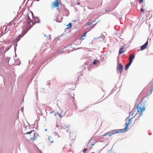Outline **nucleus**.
<instances>
[{
	"label": "nucleus",
	"instance_id": "f257e3e1",
	"mask_svg": "<svg viewBox=\"0 0 153 153\" xmlns=\"http://www.w3.org/2000/svg\"><path fill=\"white\" fill-rule=\"evenodd\" d=\"M33 25V22H31V20L29 18L27 21H25L24 23L22 31L26 33L32 27Z\"/></svg>",
	"mask_w": 153,
	"mask_h": 153
},
{
	"label": "nucleus",
	"instance_id": "f03ea898",
	"mask_svg": "<svg viewBox=\"0 0 153 153\" xmlns=\"http://www.w3.org/2000/svg\"><path fill=\"white\" fill-rule=\"evenodd\" d=\"M136 105L137 106V109L138 112L139 113L140 116H141L143 112L145 110V107L143 103L140 102L139 104H136Z\"/></svg>",
	"mask_w": 153,
	"mask_h": 153
},
{
	"label": "nucleus",
	"instance_id": "7ed1b4c3",
	"mask_svg": "<svg viewBox=\"0 0 153 153\" xmlns=\"http://www.w3.org/2000/svg\"><path fill=\"white\" fill-rule=\"evenodd\" d=\"M25 134H29L30 140L31 141H33L36 140L38 136V134L34 130H32L30 132H27Z\"/></svg>",
	"mask_w": 153,
	"mask_h": 153
},
{
	"label": "nucleus",
	"instance_id": "20e7f679",
	"mask_svg": "<svg viewBox=\"0 0 153 153\" xmlns=\"http://www.w3.org/2000/svg\"><path fill=\"white\" fill-rule=\"evenodd\" d=\"M133 118L132 117L129 116L126 120V126L123 129H120L121 132L122 133L126 131L128 129V126L131 123V119Z\"/></svg>",
	"mask_w": 153,
	"mask_h": 153
},
{
	"label": "nucleus",
	"instance_id": "39448f33",
	"mask_svg": "<svg viewBox=\"0 0 153 153\" xmlns=\"http://www.w3.org/2000/svg\"><path fill=\"white\" fill-rule=\"evenodd\" d=\"M52 6L54 7H56V9L59 12L60 11V3L59 2V0H55L53 1L52 4Z\"/></svg>",
	"mask_w": 153,
	"mask_h": 153
},
{
	"label": "nucleus",
	"instance_id": "423d86ee",
	"mask_svg": "<svg viewBox=\"0 0 153 153\" xmlns=\"http://www.w3.org/2000/svg\"><path fill=\"white\" fill-rule=\"evenodd\" d=\"M119 133H122L120 130H114L110 132L107 133L106 134V135L107 136H111L112 135Z\"/></svg>",
	"mask_w": 153,
	"mask_h": 153
},
{
	"label": "nucleus",
	"instance_id": "0eeeda50",
	"mask_svg": "<svg viewBox=\"0 0 153 153\" xmlns=\"http://www.w3.org/2000/svg\"><path fill=\"white\" fill-rule=\"evenodd\" d=\"M137 114L136 109L134 108L131 111L129 116L134 118Z\"/></svg>",
	"mask_w": 153,
	"mask_h": 153
},
{
	"label": "nucleus",
	"instance_id": "6e6552de",
	"mask_svg": "<svg viewBox=\"0 0 153 153\" xmlns=\"http://www.w3.org/2000/svg\"><path fill=\"white\" fill-rule=\"evenodd\" d=\"M26 33V32H24L23 31H22V33L21 34H19L18 36L17 37L16 39V42H18L20 40L21 38Z\"/></svg>",
	"mask_w": 153,
	"mask_h": 153
},
{
	"label": "nucleus",
	"instance_id": "1a4fd4ad",
	"mask_svg": "<svg viewBox=\"0 0 153 153\" xmlns=\"http://www.w3.org/2000/svg\"><path fill=\"white\" fill-rule=\"evenodd\" d=\"M123 65L121 63L118 64V66L117 67V70L119 71L120 74H121L123 70Z\"/></svg>",
	"mask_w": 153,
	"mask_h": 153
},
{
	"label": "nucleus",
	"instance_id": "9d476101",
	"mask_svg": "<svg viewBox=\"0 0 153 153\" xmlns=\"http://www.w3.org/2000/svg\"><path fill=\"white\" fill-rule=\"evenodd\" d=\"M70 127L68 125L65 124H63L61 126V129H65L68 130V128Z\"/></svg>",
	"mask_w": 153,
	"mask_h": 153
},
{
	"label": "nucleus",
	"instance_id": "9b49d317",
	"mask_svg": "<svg viewBox=\"0 0 153 153\" xmlns=\"http://www.w3.org/2000/svg\"><path fill=\"white\" fill-rule=\"evenodd\" d=\"M148 41H147L146 42V43L144 45H143L141 47V48H140L141 50H143L145 48H146V47H147V46L148 45Z\"/></svg>",
	"mask_w": 153,
	"mask_h": 153
},
{
	"label": "nucleus",
	"instance_id": "f8f14e48",
	"mask_svg": "<svg viewBox=\"0 0 153 153\" xmlns=\"http://www.w3.org/2000/svg\"><path fill=\"white\" fill-rule=\"evenodd\" d=\"M124 46H123L121 47V48L120 49L119 51V54L120 55L121 54L123 53L124 51H125V50H124Z\"/></svg>",
	"mask_w": 153,
	"mask_h": 153
},
{
	"label": "nucleus",
	"instance_id": "ddd939ff",
	"mask_svg": "<svg viewBox=\"0 0 153 153\" xmlns=\"http://www.w3.org/2000/svg\"><path fill=\"white\" fill-rule=\"evenodd\" d=\"M62 17L61 16H58L56 19V21L58 22H61L62 21Z\"/></svg>",
	"mask_w": 153,
	"mask_h": 153
},
{
	"label": "nucleus",
	"instance_id": "4468645a",
	"mask_svg": "<svg viewBox=\"0 0 153 153\" xmlns=\"http://www.w3.org/2000/svg\"><path fill=\"white\" fill-rule=\"evenodd\" d=\"M148 87H152V89L150 92V94H151L153 90V82H150L148 85Z\"/></svg>",
	"mask_w": 153,
	"mask_h": 153
},
{
	"label": "nucleus",
	"instance_id": "2eb2a0df",
	"mask_svg": "<svg viewBox=\"0 0 153 153\" xmlns=\"http://www.w3.org/2000/svg\"><path fill=\"white\" fill-rule=\"evenodd\" d=\"M134 55H131L130 56H129V61L131 62H132L133 60L132 59L134 58Z\"/></svg>",
	"mask_w": 153,
	"mask_h": 153
},
{
	"label": "nucleus",
	"instance_id": "dca6fc26",
	"mask_svg": "<svg viewBox=\"0 0 153 153\" xmlns=\"http://www.w3.org/2000/svg\"><path fill=\"white\" fill-rule=\"evenodd\" d=\"M131 63L132 62L129 61V62L126 65V67L125 68V69L126 70L128 68L130 65Z\"/></svg>",
	"mask_w": 153,
	"mask_h": 153
},
{
	"label": "nucleus",
	"instance_id": "f3484780",
	"mask_svg": "<svg viewBox=\"0 0 153 153\" xmlns=\"http://www.w3.org/2000/svg\"><path fill=\"white\" fill-rule=\"evenodd\" d=\"M33 19L35 23H38L39 22V19L37 17H34L33 18Z\"/></svg>",
	"mask_w": 153,
	"mask_h": 153
},
{
	"label": "nucleus",
	"instance_id": "a211bd4d",
	"mask_svg": "<svg viewBox=\"0 0 153 153\" xmlns=\"http://www.w3.org/2000/svg\"><path fill=\"white\" fill-rule=\"evenodd\" d=\"M4 47H1L0 48V53H4Z\"/></svg>",
	"mask_w": 153,
	"mask_h": 153
},
{
	"label": "nucleus",
	"instance_id": "6ab92c4d",
	"mask_svg": "<svg viewBox=\"0 0 153 153\" xmlns=\"http://www.w3.org/2000/svg\"><path fill=\"white\" fill-rule=\"evenodd\" d=\"M10 47H11V46H8L7 47H6V50L4 51V53H5L6 51H8L10 48Z\"/></svg>",
	"mask_w": 153,
	"mask_h": 153
},
{
	"label": "nucleus",
	"instance_id": "aec40b11",
	"mask_svg": "<svg viewBox=\"0 0 153 153\" xmlns=\"http://www.w3.org/2000/svg\"><path fill=\"white\" fill-rule=\"evenodd\" d=\"M87 32L85 33L83 35H82V37L81 39L83 40L84 39V38H85V37L86 34Z\"/></svg>",
	"mask_w": 153,
	"mask_h": 153
},
{
	"label": "nucleus",
	"instance_id": "412c9836",
	"mask_svg": "<svg viewBox=\"0 0 153 153\" xmlns=\"http://www.w3.org/2000/svg\"><path fill=\"white\" fill-rule=\"evenodd\" d=\"M67 26H68V28H71L72 27V24H71V23H69L68 24V25Z\"/></svg>",
	"mask_w": 153,
	"mask_h": 153
},
{
	"label": "nucleus",
	"instance_id": "4be33fe9",
	"mask_svg": "<svg viewBox=\"0 0 153 153\" xmlns=\"http://www.w3.org/2000/svg\"><path fill=\"white\" fill-rule=\"evenodd\" d=\"M140 11L141 12H143V13H144V10L143 8H141Z\"/></svg>",
	"mask_w": 153,
	"mask_h": 153
},
{
	"label": "nucleus",
	"instance_id": "5701e85b",
	"mask_svg": "<svg viewBox=\"0 0 153 153\" xmlns=\"http://www.w3.org/2000/svg\"><path fill=\"white\" fill-rule=\"evenodd\" d=\"M96 60H94L93 62V63L95 65L96 64Z\"/></svg>",
	"mask_w": 153,
	"mask_h": 153
},
{
	"label": "nucleus",
	"instance_id": "b1692460",
	"mask_svg": "<svg viewBox=\"0 0 153 153\" xmlns=\"http://www.w3.org/2000/svg\"><path fill=\"white\" fill-rule=\"evenodd\" d=\"M91 24H92L91 23H90V22H88L87 23V24L88 25H91Z\"/></svg>",
	"mask_w": 153,
	"mask_h": 153
},
{
	"label": "nucleus",
	"instance_id": "393cba45",
	"mask_svg": "<svg viewBox=\"0 0 153 153\" xmlns=\"http://www.w3.org/2000/svg\"><path fill=\"white\" fill-rule=\"evenodd\" d=\"M87 149H85V148L83 150V152H85V151H87Z\"/></svg>",
	"mask_w": 153,
	"mask_h": 153
},
{
	"label": "nucleus",
	"instance_id": "a878e982",
	"mask_svg": "<svg viewBox=\"0 0 153 153\" xmlns=\"http://www.w3.org/2000/svg\"><path fill=\"white\" fill-rule=\"evenodd\" d=\"M143 1V0H139V3L141 4Z\"/></svg>",
	"mask_w": 153,
	"mask_h": 153
},
{
	"label": "nucleus",
	"instance_id": "bb28decb",
	"mask_svg": "<svg viewBox=\"0 0 153 153\" xmlns=\"http://www.w3.org/2000/svg\"><path fill=\"white\" fill-rule=\"evenodd\" d=\"M107 136V135H106V134H103L102 135V136L103 137H105L106 136Z\"/></svg>",
	"mask_w": 153,
	"mask_h": 153
},
{
	"label": "nucleus",
	"instance_id": "cd10ccee",
	"mask_svg": "<svg viewBox=\"0 0 153 153\" xmlns=\"http://www.w3.org/2000/svg\"><path fill=\"white\" fill-rule=\"evenodd\" d=\"M79 4H80V3H79V2H77V5H79Z\"/></svg>",
	"mask_w": 153,
	"mask_h": 153
},
{
	"label": "nucleus",
	"instance_id": "c85d7f7f",
	"mask_svg": "<svg viewBox=\"0 0 153 153\" xmlns=\"http://www.w3.org/2000/svg\"><path fill=\"white\" fill-rule=\"evenodd\" d=\"M105 11H106V12H108V11L107 10V9H106L105 10Z\"/></svg>",
	"mask_w": 153,
	"mask_h": 153
},
{
	"label": "nucleus",
	"instance_id": "c756f323",
	"mask_svg": "<svg viewBox=\"0 0 153 153\" xmlns=\"http://www.w3.org/2000/svg\"><path fill=\"white\" fill-rule=\"evenodd\" d=\"M53 142V141H51V143H52Z\"/></svg>",
	"mask_w": 153,
	"mask_h": 153
},
{
	"label": "nucleus",
	"instance_id": "7c9ffc66",
	"mask_svg": "<svg viewBox=\"0 0 153 153\" xmlns=\"http://www.w3.org/2000/svg\"><path fill=\"white\" fill-rule=\"evenodd\" d=\"M59 115L60 117H61V116L60 114H59Z\"/></svg>",
	"mask_w": 153,
	"mask_h": 153
},
{
	"label": "nucleus",
	"instance_id": "2f4dec72",
	"mask_svg": "<svg viewBox=\"0 0 153 153\" xmlns=\"http://www.w3.org/2000/svg\"><path fill=\"white\" fill-rule=\"evenodd\" d=\"M56 126H57V127H58L59 126L57 125H56Z\"/></svg>",
	"mask_w": 153,
	"mask_h": 153
},
{
	"label": "nucleus",
	"instance_id": "473e14b6",
	"mask_svg": "<svg viewBox=\"0 0 153 153\" xmlns=\"http://www.w3.org/2000/svg\"><path fill=\"white\" fill-rule=\"evenodd\" d=\"M94 153L93 152H92V153Z\"/></svg>",
	"mask_w": 153,
	"mask_h": 153
}]
</instances>
